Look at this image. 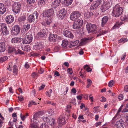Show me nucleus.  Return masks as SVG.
Listing matches in <instances>:
<instances>
[{"mask_svg":"<svg viewBox=\"0 0 128 128\" xmlns=\"http://www.w3.org/2000/svg\"><path fill=\"white\" fill-rule=\"evenodd\" d=\"M108 19V18L107 16H105L102 18V27H103L107 22Z\"/></svg>","mask_w":128,"mask_h":128,"instance_id":"nucleus-23","label":"nucleus"},{"mask_svg":"<svg viewBox=\"0 0 128 128\" xmlns=\"http://www.w3.org/2000/svg\"><path fill=\"white\" fill-rule=\"evenodd\" d=\"M20 28L18 26H15L12 28L11 32L15 35H17L20 32Z\"/></svg>","mask_w":128,"mask_h":128,"instance_id":"nucleus-12","label":"nucleus"},{"mask_svg":"<svg viewBox=\"0 0 128 128\" xmlns=\"http://www.w3.org/2000/svg\"><path fill=\"white\" fill-rule=\"evenodd\" d=\"M72 69L71 68H68V72L69 73V74H72V72H70L72 71Z\"/></svg>","mask_w":128,"mask_h":128,"instance_id":"nucleus-56","label":"nucleus"},{"mask_svg":"<svg viewBox=\"0 0 128 128\" xmlns=\"http://www.w3.org/2000/svg\"><path fill=\"white\" fill-rule=\"evenodd\" d=\"M104 4L108 9L111 6L112 4L108 0L104 2Z\"/></svg>","mask_w":128,"mask_h":128,"instance_id":"nucleus-30","label":"nucleus"},{"mask_svg":"<svg viewBox=\"0 0 128 128\" xmlns=\"http://www.w3.org/2000/svg\"><path fill=\"white\" fill-rule=\"evenodd\" d=\"M38 16V14L36 11L34 12L32 14L30 15L28 17V21L30 23L34 22L36 18L37 19Z\"/></svg>","mask_w":128,"mask_h":128,"instance_id":"nucleus-8","label":"nucleus"},{"mask_svg":"<svg viewBox=\"0 0 128 128\" xmlns=\"http://www.w3.org/2000/svg\"><path fill=\"white\" fill-rule=\"evenodd\" d=\"M64 118L65 117L64 115L60 116L58 119V123L62 125L65 124L66 123V122Z\"/></svg>","mask_w":128,"mask_h":128,"instance_id":"nucleus-14","label":"nucleus"},{"mask_svg":"<svg viewBox=\"0 0 128 128\" xmlns=\"http://www.w3.org/2000/svg\"><path fill=\"white\" fill-rule=\"evenodd\" d=\"M43 48V46L41 43H39L38 44L34 46V48L36 50H40L42 49Z\"/></svg>","mask_w":128,"mask_h":128,"instance_id":"nucleus-24","label":"nucleus"},{"mask_svg":"<svg viewBox=\"0 0 128 128\" xmlns=\"http://www.w3.org/2000/svg\"><path fill=\"white\" fill-rule=\"evenodd\" d=\"M123 9L122 7H120L119 5L116 4L113 8L112 14L113 16L116 17L119 16L121 15L123 12Z\"/></svg>","mask_w":128,"mask_h":128,"instance_id":"nucleus-2","label":"nucleus"},{"mask_svg":"<svg viewBox=\"0 0 128 128\" xmlns=\"http://www.w3.org/2000/svg\"><path fill=\"white\" fill-rule=\"evenodd\" d=\"M47 112H48V114H49V115L51 116L52 114H53V112H52V109H49L47 111Z\"/></svg>","mask_w":128,"mask_h":128,"instance_id":"nucleus-49","label":"nucleus"},{"mask_svg":"<svg viewBox=\"0 0 128 128\" xmlns=\"http://www.w3.org/2000/svg\"><path fill=\"white\" fill-rule=\"evenodd\" d=\"M39 115L37 113H36V114H35L34 116V119L36 120V118L37 117H39Z\"/></svg>","mask_w":128,"mask_h":128,"instance_id":"nucleus-52","label":"nucleus"},{"mask_svg":"<svg viewBox=\"0 0 128 128\" xmlns=\"http://www.w3.org/2000/svg\"><path fill=\"white\" fill-rule=\"evenodd\" d=\"M49 126H47V128H54V126L55 123V120L53 118H50L48 122Z\"/></svg>","mask_w":128,"mask_h":128,"instance_id":"nucleus-18","label":"nucleus"},{"mask_svg":"<svg viewBox=\"0 0 128 128\" xmlns=\"http://www.w3.org/2000/svg\"><path fill=\"white\" fill-rule=\"evenodd\" d=\"M39 73L40 74H42V73L44 72V70L42 68H41L40 70L38 71Z\"/></svg>","mask_w":128,"mask_h":128,"instance_id":"nucleus-63","label":"nucleus"},{"mask_svg":"<svg viewBox=\"0 0 128 128\" xmlns=\"http://www.w3.org/2000/svg\"><path fill=\"white\" fill-rule=\"evenodd\" d=\"M52 28L54 29H56L58 28V26L56 24H54L52 26Z\"/></svg>","mask_w":128,"mask_h":128,"instance_id":"nucleus-58","label":"nucleus"},{"mask_svg":"<svg viewBox=\"0 0 128 128\" xmlns=\"http://www.w3.org/2000/svg\"><path fill=\"white\" fill-rule=\"evenodd\" d=\"M23 50L26 52H28L30 50V48L28 46H26L22 49Z\"/></svg>","mask_w":128,"mask_h":128,"instance_id":"nucleus-40","label":"nucleus"},{"mask_svg":"<svg viewBox=\"0 0 128 128\" xmlns=\"http://www.w3.org/2000/svg\"><path fill=\"white\" fill-rule=\"evenodd\" d=\"M33 38L31 34H26L25 38L22 39V43L24 44H28L30 43L32 41Z\"/></svg>","mask_w":128,"mask_h":128,"instance_id":"nucleus-6","label":"nucleus"},{"mask_svg":"<svg viewBox=\"0 0 128 128\" xmlns=\"http://www.w3.org/2000/svg\"><path fill=\"white\" fill-rule=\"evenodd\" d=\"M4 40L3 42L0 43V52H4L6 50V44Z\"/></svg>","mask_w":128,"mask_h":128,"instance_id":"nucleus-21","label":"nucleus"},{"mask_svg":"<svg viewBox=\"0 0 128 128\" xmlns=\"http://www.w3.org/2000/svg\"><path fill=\"white\" fill-rule=\"evenodd\" d=\"M108 9L104 4L102 5L100 8V9L102 12H104Z\"/></svg>","mask_w":128,"mask_h":128,"instance_id":"nucleus-33","label":"nucleus"},{"mask_svg":"<svg viewBox=\"0 0 128 128\" xmlns=\"http://www.w3.org/2000/svg\"><path fill=\"white\" fill-rule=\"evenodd\" d=\"M66 11L64 8H63L59 12L58 14L59 17L61 19H63L66 16Z\"/></svg>","mask_w":128,"mask_h":128,"instance_id":"nucleus-15","label":"nucleus"},{"mask_svg":"<svg viewBox=\"0 0 128 128\" xmlns=\"http://www.w3.org/2000/svg\"><path fill=\"white\" fill-rule=\"evenodd\" d=\"M102 98V100H100V101L102 102H105L106 101V98L104 96H102L101 97Z\"/></svg>","mask_w":128,"mask_h":128,"instance_id":"nucleus-60","label":"nucleus"},{"mask_svg":"<svg viewBox=\"0 0 128 128\" xmlns=\"http://www.w3.org/2000/svg\"><path fill=\"white\" fill-rule=\"evenodd\" d=\"M47 20L46 23L48 26H49L52 22V18L50 17L49 18H47Z\"/></svg>","mask_w":128,"mask_h":128,"instance_id":"nucleus-34","label":"nucleus"},{"mask_svg":"<svg viewBox=\"0 0 128 128\" xmlns=\"http://www.w3.org/2000/svg\"><path fill=\"white\" fill-rule=\"evenodd\" d=\"M14 20V17L10 15L7 16L6 18V21L8 24H10Z\"/></svg>","mask_w":128,"mask_h":128,"instance_id":"nucleus-17","label":"nucleus"},{"mask_svg":"<svg viewBox=\"0 0 128 128\" xmlns=\"http://www.w3.org/2000/svg\"><path fill=\"white\" fill-rule=\"evenodd\" d=\"M122 108L120 107L119 108V109L118 111V112H117V114L115 116L114 118H113V120L114 119V118L117 116V114H118L120 112H121V110H122Z\"/></svg>","mask_w":128,"mask_h":128,"instance_id":"nucleus-57","label":"nucleus"},{"mask_svg":"<svg viewBox=\"0 0 128 128\" xmlns=\"http://www.w3.org/2000/svg\"><path fill=\"white\" fill-rule=\"evenodd\" d=\"M8 52L9 53L13 52L15 53L16 54H18L17 51L15 49V48L12 47H8Z\"/></svg>","mask_w":128,"mask_h":128,"instance_id":"nucleus-25","label":"nucleus"},{"mask_svg":"<svg viewBox=\"0 0 128 128\" xmlns=\"http://www.w3.org/2000/svg\"><path fill=\"white\" fill-rule=\"evenodd\" d=\"M28 3L29 4L33 3L34 2L35 0H27Z\"/></svg>","mask_w":128,"mask_h":128,"instance_id":"nucleus-55","label":"nucleus"},{"mask_svg":"<svg viewBox=\"0 0 128 128\" xmlns=\"http://www.w3.org/2000/svg\"><path fill=\"white\" fill-rule=\"evenodd\" d=\"M123 97L124 96L122 94H120L118 96V98L120 100H122L123 99Z\"/></svg>","mask_w":128,"mask_h":128,"instance_id":"nucleus-50","label":"nucleus"},{"mask_svg":"<svg viewBox=\"0 0 128 128\" xmlns=\"http://www.w3.org/2000/svg\"><path fill=\"white\" fill-rule=\"evenodd\" d=\"M128 41V40L126 38H122L119 41V42H126Z\"/></svg>","mask_w":128,"mask_h":128,"instance_id":"nucleus-43","label":"nucleus"},{"mask_svg":"<svg viewBox=\"0 0 128 128\" xmlns=\"http://www.w3.org/2000/svg\"><path fill=\"white\" fill-rule=\"evenodd\" d=\"M64 35L67 37L73 38L74 35L72 32L66 29L64 30L63 32Z\"/></svg>","mask_w":128,"mask_h":128,"instance_id":"nucleus-13","label":"nucleus"},{"mask_svg":"<svg viewBox=\"0 0 128 128\" xmlns=\"http://www.w3.org/2000/svg\"><path fill=\"white\" fill-rule=\"evenodd\" d=\"M24 28L23 29V30H24L25 32H26L30 28V25L29 24H28L27 25H25L24 26Z\"/></svg>","mask_w":128,"mask_h":128,"instance_id":"nucleus-35","label":"nucleus"},{"mask_svg":"<svg viewBox=\"0 0 128 128\" xmlns=\"http://www.w3.org/2000/svg\"><path fill=\"white\" fill-rule=\"evenodd\" d=\"M72 1L73 0H64L63 4L66 6H69L72 4Z\"/></svg>","mask_w":128,"mask_h":128,"instance_id":"nucleus-26","label":"nucleus"},{"mask_svg":"<svg viewBox=\"0 0 128 128\" xmlns=\"http://www.w3.org/2000/svg\"><path fill=\"white\" fill-rule=\"evenodd\" d=\"M58 38L56 34H51L49 35V40L51 42H55Z\"/></svg>","mask_w":128,"mask_h":128,"instance_id":"nucleus-16","label":"nucleus"},{"mask_svg":"<svg viewBox=\"0 0 128 128\" xmlns=\"http://www.w3.org/2000/svg\"><path fill=\"white\" fill-rule=\"evenodd\" d=\"M86 28L88 32L90 33L96 30L97 26L94 24L88 23L86 25Z\"/></svg>","mask_w":128,"mask_h":128,"instance_id":"nucleus-5","label":"nucleus"},{"mask_svg":"<svg viewBox=\"0 0 128 128\" xmlns=\"http://www.w3.org/2000/svg\"><path fill=\"white\" fill-rule=\"evenodd\" d=\"M54 10L53 8H50L46 10L43 13L44 17L47 18H52L54 14Z\"/></svg>","mask_w":128,"mask_h":128,"instance_id":"nucleus-4","label":"nucleus"},{"mask_svg":"<svg viewBox=\"0 0 128 128\" xmlns=\"http://www.w3.org/2000/svg\"><path fill=\"white\" fill-rule=\"evenodd\" d=\"M13 72L14 74L16 75L17 74L18 72V69L17 66L16 65H14L13 66Z\"/></svg>","mask_w":128,"mask_h":128,"instance_id":"nucleus-36","label":"nucleus"},{"mask_svg":"<svg viewBox=\"0 0 128 128\" xmlns=\"http://www.w3.org/2000/svg\"><path fill=\"white\" fill-rule=\"evenodd\" d=\"M84 70H86V71L88 72H91L92 70V69L89 67L88 66L87 64L84 66Z\"/></svg>","mask_w":128,"mask_h":128,"instance_id":"nucleus-31","label":"nucleus"},{"mask_svg":"<svg viewBox=\"0 0 128 128\" xmlns=\"http://www.w3.org/2000/svg\"><path fill=\"white\" fill-rule=\"evenodd\" d=\"M64 64L66 66L68 67L69 66V64L68 62H65L64 63Z\"/></svg>","mask_w":128,"mask_h":128,"instance_id":"nucleus-64","label":"nucleus"},{"mask_svg":"<svg viewBox=\"0 0 128 128\" xmlns=\"http://www.w3.org/2000/svg\"><path fill=\"white\" fill-rule=\"evenodd\" d=\"M102 2V0H96L94 1L91 5L90 9L91 10L96 9L101 4Z\"/></svg>","mask_w":128,"mask_h":128,"instance_id":"nucleus-7","label":"nucleus"},{"mask_svg":"<svg viewBox=\"0 0 128 128\" xmlns=\"http://www.w3.org/2000/svg\"><path fill=\"white\" fill-rule=\"evenodd\" d=\"M68 44V41L65 40H63L62 46L63 47H65L67 46Z\"/></svg>","mask_w":128,"mask_h":128,"instance_id":"nucleus-37","label":"nucleus"},{"mask_svg":"<svg viewBox=\"0 0 128 128\" xmlns=\"http://www.w3.org/2000/svg\"><path fill=\"white\" fill-rule=\"evenodd\" d=\"M92 39L91 38H82L81 39V42L79 44V45L81 46L84 44L88 42V40H90Z\"/></svg>","mask_w":128,"mask_h":128,"instance_id":"nucleus-20","label":"nucleus"},{"mask_svg":"<svg viewBox=\"0 0 128 128\" xmlns=\"http://www.w3.org/2000/svg\"><path fill=\"white\" fill-rule=\"evenodd\" d=\"M60 2L61 0H54L52 2V6L54 8H56L59 6Z\"/></svg>","mask_w":128,"mask_h":128,"instance_id":"nucleus-19","label":"nucleus"},{"mask_svg":"<svg viewBox=\"0 0 128 128\" xmlns=\"http://www.w3.org/2000/svg\"><path fill=\"white\" fill-rule=\"evenodd\" d=\"M124 90L125 92H128V85H126L124 86Z\"/></svg>","mask_w":128,"mask_h":128,"instance_id":"nucleus-53","label":"nucleus"},{"mask_svg":"<svg viewBox=\"0 0 128 128\" xmlns=\"http://www.w3.org/2000/svg\"><path fill=\"white\" fill-rule=\"evenodd\" d=\"M47 126H46L45 123H42L40 126V128H47Z\"/></svg>","mask_w":128,"mask_h":128,"instance_id":"nucleus-48","label":"nucleus"},{"mask_svg":"<svg viewBox=\"0 0 128 128\" xmlns=\"http://www.w3.org/2000/svg\"><path fill=\"white\" fill-rule=\"evenodd\" d=\"M0 27L2 32V34L4 36H7L9 33L8 31L7 30V27L6 24L4 23H2L0 24Z\"/></svg>","mask_w":128,"mask_h":128,"instance_id":"nucleus-9","label":"nucleus"},{"mask_svg":"<svg viewBox=\"0 0 128 128\" xmlns=\"http://www.w3.org/2000/svg\"><path fill=\"white\" fill-rule=\"evenodd\" d=\"M46 0H40L38 2V5L41 6L44 5L46 3Z\"/></svg>","mask_w":128,"mask_h":128,"instance_id":"nucleus-32","label":"nucleus"},{"mask_svg":"<svg viewBox=\"0 0 128 128\" xmlns=\"http://www.w3.org/2000/svg\"><path fill=\"white\" fill-rule=\"evenodd\" d=\"M30 127L31 128H39L38 126L36 124L32 123L30 124Z\"/></svg>","mask_w":128,"mask_h":128,"instance_id":"nucleus-41","label":"nucleus"},{"mask_svg":"<svg viewBox=\"0 0 128 128\" xmlns=\"http://www.w3.org/2000/svg\"><path fill=\"white\" fill-rule=\"evenodd\" d=\"M18 54V53L20 54H24V52H22V51L18 49V50L17 51Z\"/></svg>","mask_w":128,"mask_h":128,"instance_id":"nucleus-59","label":"nucleus"},{"mask_svg":"<svg viewBox=\"0 0 128 128\" xmlns=\"http://www.w3.org/2000/svg\"><path fill=\"white\" fill-rule=\"evenodd\" d=\"M26 14H24L23 15L19 17L18 19V20L19 22H21L25 20L26 18Z\"/></svg>","mask_w":128,"mask_h":128,"instance_id":"nucleus-28","label":"nucleus"},{"mask_svg":"<svg viewBox=\"0 0 128 128\" xmlns=\"http://www.w3.org/2000/svg\"><path fill=\"white\" fill-rule=\"evenodd\" d=\"M128 112V103L126 104L125 108L122 111V112Z\"/></svg>","mask_w":128,"mask_h":128,"instance_id":"nucleus-46","label":"nucleus"},{"mask_svg":"<svg viewBox=\"0 0 128 128\" xmlns=\"http://www.w3.org/2000/svg\"><path fill=\"white\" fill-rule=\"evenodd\" d=\"M124 118L125 122L128 124V125L126 126V127H127L128 126V116L126 115L124 116Z\"/></svg>","mask_w":128,"mask_h":128,"instance_id":"nucleus-45","label":"nucleus"},{"mask_svg":"<svg viewBox=\"0 0 128 128\" xmlns=\"http://www.w3.org/2000/svg\"><path fill=\"white\" fill-rule=\"evenodd\" d=\"M124 122L122 119L117 121L115 124L114 126L117 128H124Z\"/></svg>","mask_w":128,"mask_h":128,"instance_id":"nucleus-10","label":"nucleus"},{"mask_svg":"<svg viewBox=\"0 0 128 128\" xmlns=\"http://www.w3.org/2000/svg\"><path fill=\"white\" fill-rule=\"evenodd\" d=\"M81 15V13L78 11H74L70 14V19L72 20H77L79 19Z\"/></svg>","mask_w":128,"mask_h":128,"instance_id":"nucleus-3","label":"nucleus"},{"mask_svg":"<svg viewBox=\"0 0 128 128\" xmlns=\"http://www.w3.org/2000/svg\"><path fill=\"white\" fill-rule=\"evenodd\" d=\"M83 21L82 20L78 19V20L75 21L72 25L73 28L74 29L78 30V32L79 33L82 32L83 30L82 27L83 24Z\"/></svg>","mask_w":128,"mask_h":128,"instance_id":"nucleus-1","label":"nucleus"},{"mask_svg":"<svg viewBox=\"0 0 128 128\" xmlns=\"http://www.w3.org/2000/svg\"><path fill=\"white\" fill-rule=\"evenodd\" d=\"M6 9L5 8L4 4L2 3H0V12L3 14L6 11Z\"/></svg>","mask_w":128,"mask_h":128,"instance_id":"nucleus-29","label":"nucleus"},{"mask_svg":"<svg viewBox=\"0 0 128 128\" xmlns=\"http://www.w3.org/2000/svg\"><path fill=\"white\" fill-rule=\"evenodd\" d=\"M46 33V30L43 29L40 32L38 33L39 36L40 37H44Z\"/></svg>","mask_w":128,"mask_h":128,"instance_id":"nucleus-27","label":"nucleus"},{"mask_svg":"<svg viewBox=\"0 0 128 128\" xmlns=\"http://www.w3.org/2000/svg\"><path fill=\"white\" fill-rule=\"evenodd\" d=\"M45 85H42V86L39 88V90H41L43 89L45 87Z\"/></svg>","mask_w":128,"mask_h":128,"instance_id":"nucleus-61","label":"nucleus"},{"mask_svg":"<svg viewBox=\"0 0 128 128\" xmlns=\"http://www.w3.org/2000/svg\"><path fill=\"white\" fill-rule=\"evenodd\" d=\"M19 100L20 101H22L24 100V98L22 96H18Z\"/></svg>","mask_w":128,"mask_h":128,"instance_id":"nucleus-51","label":"nucleus"},{"mask_svg":"<svg viewBox=\"0 0 128 128\" xmlns=\"http://www.w3.org/2000/svg\"><path fill=\"white\" fill-rule=\"evenodd\" d=\"M114 81L113 80H111L108 83V86L111 87L113 86L114 84Z\"/></svg>","mask_w":128,"mask_h":128,"instance_id":"nucleus-38","label":"nucleus"},{"mask_svg":"<svg viewBox=\"0 0 128 128\" xmlns=\"http://www.w3.org/2000/svg\"><path fill=\"white\" fill-rule=\"evenodd\" d=\"M20 4H14L12 6V10L15 13L17 14L20 12Z\"/></svg>","mask_w":128,"mask_h":128,"instance_id":"nucleus-11","label":"nucleus"},{"mask_svg":"<svg viewBox=\"0 0 128 128\" xmlns=\"http://www.w3.org/2000/svg\"><path fill=\"white\" fill-rule=\"evenodd\" d=\"M22 41V38H14L12 39V42L13 43H18Z\"/></svg>","mask_w":128,"mask_h":128,"instance_id":"nucleus-22","label":"nucleus"},{"mask_svg":"<svg viewBox=\"0 0 128 128\" xmlns=\"http://www.w3.org/2000/svg\"><path fill=\"white\" fill-rule=\"evenodd\" d=\"M79 42V40H76L74 41L73 42H72V43L71 44V45L72 46H75L78 44Z\"/></svg>","mask_w":128,"mask_h":128,"instance_id":"nucleus-39","label":"nucleus"},{"mask_svg":"<svg viewBox=\"0 0 128 128\" xmlns=\"http://www.w3.org/2000/svg\"><path fill=\"white\" fill-rule=\"evenodd\" d=\"M43 119L44 122L47 123H48L50 121V119L48 117H44L43 118Z\"/></svg>","mask_w":128,"mask_h":128,"instance_id":"nucleus-44","label":"nucleus"},{"mask_svg":"<svg viewBox=\"0 0 128 128\" xmlns=\"http://www.w3.org/2000/svg\"><path fill=\"white\" fill-rule=\"evenodd\" d=\"M80 107L81 109H82L83 108L85 107V105L83 103L81 104V105L80 106Z\"/></svg>","mask_w":128,"mask_h":128,"instance_id":"nucleus-62","label":"nucleus"},{"mask_svg":"<svg viewBox=\"0 0 128 128\" xmlns=\"http://www.w3.org/2000/svg\"><path fill=\"white\" fill-rule=\"evenodd\" d=\"M8 57L6 56H4L2 57H1L0 58V62L1 61L2 62L5 61L8 59Z\"/></svg>","mask_w":128,"mask_h":128,"instance_id":"nucleus-42","label":"nucleus"},{"mask_svg":"<svg viewBox=\"0 0 128 128\" xmlns=\"http://www.w3.org/2000/svg\"><path fill=\"white\" fill-rule=\"evenodd\" d=\"M90 15L89 14V13L88 12L87 13H85L84 14V16L87 18H90Z\"/></svg>","mask_w":128,"mask_h":128,"instance_id":"nucleus-54","label":"nucleus"},{"mask_svg":"<svg viewBox=\"0 0 128 128\" xmlns=\"http://www.w3.org/2000/svg\"><path fill=\"white\" fill-rule=\"evenodd\" d=\"M32 76L33 78L37 77L38 76V74L36 72H33L32 74Z\"/></svg>","mask_w":128,"mask_h":128,"instance_id":"nucleus-47","label":"nucleus"}]
</instances>
